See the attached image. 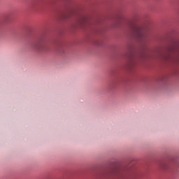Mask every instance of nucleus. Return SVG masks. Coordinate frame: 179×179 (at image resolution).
I'll return each instance as SVG.
<instances>
[{
    "label": "nucleus",
    "instance_id": "nucleus-1",
    "mask_svg": "<svg viewBox=\"0 0 179 179\" xmlns=\"http://www.w3.org/2000/svg\"><path fill=\"white\" fill-rule=\"evenodd\" d=\"M131 29H132L134 36L139 38L141 41H143V40L146 38L147 34H146V29L145 28L133 25Z\"/></svg>",
    "mask_w": 179,
    "mask_h": 179
},
{
    "label": "nucleus",
    "instance_id": "nucleus-2",
    "mask_svg": "<svg viewBox=\"0 0 179 179\" xmlns=\"http://www.w3.org/2000/svg\"><path fill=\"white\" fill-rule=\"evenodd\" d=\"M33 47L38 51H44L45 50V42L44 41H38L33 44Z\"/></svg>",
    "mask_w": 179,
    "mask_h": 179
},
{
    "label": "nucleus",
    "instance_id": "nucleus-3",
    "mask_svg": "<svg viewBox=\"0 0 179 179\" xmlns=\"http://www.w3.org/2000/svg\"><path fill=\"white\" fill-rule=\"evenodd\" d=\"M133 64H134V59H130V64L133 65Z\"/></svg>",
    "mask_w": 179,
    "mask_h": 179
}]
</instances>
